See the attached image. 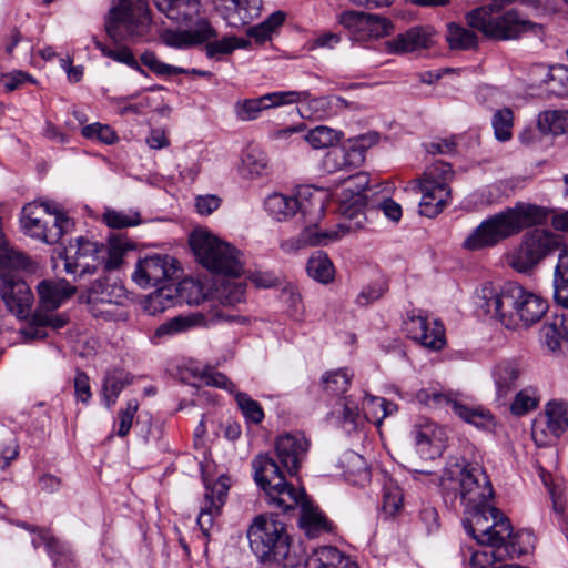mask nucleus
Listing matches in <instances>:
<instances>
[{"label":"nucleus","instance_id":"1","mask_svg":"<svg viewBox=\"0 0 568 568\" xmlns=\"http://www.w3.org/2000/svg\"><path fill=\"white\" fill-rule=\"evenodd\" d=\"M369 178L365 172H357L345 179V189L342 192L341 213L343 221L336 227L318 231L317 225L305 224L297 237L285 240L281 248L285 253H295L306 246L327 245L342 239L345 234L356 232L364 227L367 206V196L364 193L368 187Z\"/></svg>","mask_w":568,"mask_h":568},{"label":"nucleus","instance_id":"2","mask_svg":"<svg viewBox=\"0 0 568 568\" xmlns=\"http://www.w3.org/2000/svg\"><path fill=\"white\" fill-rule=\"evenodd\" d=\"M412 474L419 481H423V477L429 483L439 480L445 500L454 503L459 499L465 508L478 507L494 497L491 483L484 468L464 458H449L440 477L432 470L415 469Z\"/></svg>","mask_w":568,"mask_h":568},{"label":"nucleus","instance_id":"3","mask_svg":"<svg viewBox=\"0 0 568 568\" xmlns=\"http://www.w3.org/2000/svg\"><path fill=\"white\" fill-rule=\"evenodd\" d=\"M479 300V307L507 328L530 327L548 311V302L544 297L517 283H508L499 291L485 285Z\"/></svg>","mask_w":568,"mask_h":568},{"label":"nucleus","instance_id":"4","mask_svg":"<svg viewBox=\"0 0 568 568\" xmlns=\"http://www.w3.org/2000/svg\"><path fill=\"white\" fill-rule=\"evenodd\" d=\"M548 212L545 207L517 202L484 220L463 242L468 251H480L494 247L501 241L519 234L524 229L541 225L546 222Z\"/></svg>","mask_w":568,"mask_h":568},{"label":"nucleus","instance_id":"5","mask_svg":"<svg viewBox=\"0 0 568 568\" xmlns=\"http://www.w3.org/2000/svg\"><path fill=\"white\" fill-rule=\"evenodd\" d=\"M516 1L491 0L488 4L467 12L466 22L471 29L498 41L517 40L528 32L537 34L541 24L525 18L517 9H505Z\"/></svg>","mask_w":568,"mask_h":568},{"label":"nucleus","instance_id":"6","mask_svg":"<svg viewBox=\"0 0 568 568\" xmlns=\"http://www.w3.org/2000/svg\"><path fill=\"white\" fill-rule=\"evenodd\" d=\"M246 536L252 552L261 562L283 568L300 566V557L291 551V539L285 524L273 515L255 516Z\"/></svg>","mask_w":568,"mask_h":568},{"label":"nucleus","instance_id":"7","mask_svg":"<svg viewBox=\"0 0 568 568\" xmlns=\"http://www.w3.org/2000/svg\"><path fill=\"white\" fill-rule=\"evenodd\" d=\"M467 518L464 520L466 531L479 545L506 544L508 540L524 542L528 534L514 532L509 519L489 501L478 507H466Z\"/></svg>","mask_w":568,"mask_h":568},{"label":"nucleus","instance_id":"8","mask_svg":"<svg viewBox=\"0 0 568 568\" xmlns=\"http://www.w3.org/2000/svg\"><path fill=\"white\" fill-rule=\"evenodd\" d=\"M254 480L264 491L270 506L287 511L301 501L304 490H296L285 479L278 463L267 454H258L252 460Z\"/></svg>","mask_w":568,"mask_h":568},{"label":"nucleus","instance_id":"9","mask_svg":"<svg viewBox=\"0 0 568 568\" xmlns=\"http://www.w3.org/2000/svg\"><path fill=\"white\" fill-rule=\"evenodd\" d=\"M190 245L199 262L209 271L239 276L243 270L240 251L205 230H195Z\"/></svg>","mask_w":568,"mask_h":568},{"label":"nucleus","instance_id":"10","mask_svg":"<svg viewBox=\"0 0 568 568\" xmlns=\"http://www.w3.org/2000/svg\"><path fill=\"white\" fill-rule=\"evenodd\" d=\"M20 222L27 235L50 245L58 243L74 227L73 220L65 212L37 202L23 206Z\"/></svg>","mask_w":568,"mask_h":568},{"label":"nucleus","instance_id":"11","mask_svg":"<svg viewBox=\"0 0 568 568\" xmlns=\"http://www.w3.org/2000/svg\"><path fill=\"white\" fill-rule=\"evenodd\" d=\"M150 27L148 0H120L105 22V31L113 41L142 39L149 34Z\"/></svg>","mask_w":568,"mask_h":568},{"label":"nucleus","instance_id":"12","mask_svg":"<svg viewBox=\"0 0 568 568\" xmlns=\"http://www.w3.org/2000/svg\"><path fill=\"white\" fill-rule=\"evenodd\" d=\"M454 175L455 172L447 162L436 161L426 168L422 178L418 179L422 215L435 217L444 210L452 197L450 183Z\"/></svg>","mask_w":568,"mask_h":568},{"label":"nucleus","instance_id":"13","mask_svg":"<svg viewBox=\"0 0 568 568\" xmlns=\"http://www.w3.org/2000/svg\"><path fill=\"white\" fill-rule=\"evenodd\" d=\"M562 236L545 229L526 232L520 243L509 254V265L520 273L535 268L542 260L552 255L562 246Z\"/></svg>","mask_w":568,"mask_h":568},{"label":"nucleus","instance_id":"14","mask_svg":"<svg viewBox=\"0 0 568 568\" xmlns=\"http://www.w3.org/2000/svg\"><path fill=\"white\" fill-rule=\"evenodd\" d=\"M265 210L277 221L300 213L304 224L318 225L324 216V199L317 190L308 196L300 194L298 197L274 193L265 200Z\"/></svg>","mask_w":568,"mask_h":568},{"label":"nucleus","instance_id":"15","mask_svg":"<svg viewBox=\"0 0 568 568\" xmlns=\"http://www.w3.org/2000/svg\"><path fill=\"white\" fill-rule=\"evenodd\" d=\"M416 398L419 403L435 409L450 407L465 422L477 427H486L493 422V415L483 407H470L463 404L453 393L420 389Z\"/></svg>","mask_w":568,"mask_h":568},{"label":"nucleus","instance_id":"16","mask_svg":"<svg viewBox=\"0 0 568 568\" xmlns=\"http://www.w3.org/2000/svg\"><path fill=\"white\" fill-rule=\"evenodd\" d=\"M103 244L83 236L71 243L64 253V270L70 274H93L101 268Z\"/></svg>","mask_w":568,"mask_h":568},{"label":"nucleus","instance_id":"17","mask_svg":"<svg viewBox=\"0 0 568 568\" xmlns=\"http://www.w3.org/2000/svg\"><path fill=\"white\" fill-rule=\"evenodd\" d=\"M179 268L170 255L153 254L138 261L132 280L141 287H155L173 278Z\"/></svg>","mask_w":568,"mask_h":568},{"label":"nucleus","instance_id":"18","mask_svg":"<svg viewBox=\"0 0 568 568\" xmlns=\"http://www.w3.org/2000/svg\"><path fill=\"white\" fill-rule=\"evenodd\" d=\"M0 296L7 308L17 317L29 316L33 294L29 285L14 271L0 273Z\"/></svg>","mask_w":568,"mask_h":568},{"label":"nucleus","instance_id":"19","mask_svg":"<svg viewBox=\"0 0 568 568\" xmlns=\"http://www.w3.org/2000/svg\"><path fill=\"white\" fill-rule=\"evenodd\" d=\"M176 23H182L189 27L183 31H168L163 34V42L172 48L185 49L193 45L202 44L210 39L217 37L216 30L213 28L209 19L204 16L203 9L197 12L192 20H180Z\"/></svg>","mask_w":568,"mask_h":568},{"label":"nucleus","instance_id":"20","mask_svg":"<svg viewBox=\"0 0 568 568\" xmlns=\"http://www.w3.org/2000/svg\"><path fill=\"white\" fill-rule=\"evenodd\" d=\"M308 95L310 92L306 90L272 92L257 99H247L243 102H237L235 105V112L240 120L251 121L256 119L263 110L272 106L298 103L301 100L307 99Z\"/></svg>","mask_w":568,"mask_h":568},{"label":"nucleus","instance_id":"21","mask_svg":"<svg viewBox=\"0 0 568 568\" xmlns=\"http://www.w3.org/2000/svg\"><path fill=\"white\" fill-rule=\"evenodd\" d=\"M230 489V478L220 476L212 485H206L203 505L197 516V525L204 537L210 536L214 519L221 514Z\"/></svg>","mask_w":568,"mask_h":568},{"label":"nucleus","instance_id":"22","mask_svg":"<svg viewBox=\"0 0 568 568\" xmlns=\"http://www.w3.org/2000/svg\"><path fill=\"white\" fill-rule=\"evenodd\" d=\"M310 443L302 433H287L277 437L275 442L278 463L290 476L298 473Z\"/></svg>","mask_w":568,"mask_h":568},{"label":"nucleus","instance_id":"23","mask_svg":"<svg viewBox=\"0 0 568 568\" xmlns=\"http://www.w3.org/2000/svg\"><path fill=\"white\" fill-rule=\"evenodd\" d=\"M407 335L432 351L442 349L445 344V328L438 321L429 322L422 315L409 316L405 321Z\"/></svg>","mask_w":568,"mask_h":568},{"label":"nucleus","instance_id":"24","mask_svg":"<svg viewBox=\"0 0 568 568\" xmlns=\"http://www.w3.org/2000/svg\"><path fill=\"white\" fill-rule=\"evenodd\" d=\"M489 550H476L471 554L470 568H497L498 562L514 559L528 552V545L518 540H508L506 544L486 545Z\"/></svg>","mask_w":568,"mask_h":568},{"label":"nucleus","instance_id":"25","mask_svg":"<svg viewBox=\"0 0 568 568\" xmlns=\"http://www.w3.org/2000/svg\"><path fill=\"white\" fill-rule=\"evenodd\" d=\"M126 300L124 288L110 285L103 281H95L88 292V303L92 306L95 316H113V307L122 305Z\"/></svg>","mask_w":568,"mask_h":568},{"label":"nucleus","instance_id":"26","mask_svg":"<svg viewBox=\"0 0 568 568\" xmlns=\"http://www.w3.org/2000/svg\"><path fill=\"white\" fill-rule=\"evenodd\" d=\"M521 375V363L515 358H504L493 366L491 378L496 397L501 404H505L508 396L517 388Z\"/></svg>","mask_w":568,"mask_h":568},{"label":"nucleus","instance_id":"27","mask_svg":"<svg viewBox=\"0 0 568 568\" xmlns=\"http://www.w3.org/2000/svg\"><path fill=\"white\" fill-rule=\"evenodd\" d=\"M432 44V30L428 27L417 26L397 34L385 42L386 51L390 54H404Z\"/></svg>","mask_w":568,"mask_h":568},{"label":"nucleus","instance_id":"28","mask_svg":"<svg viewBox=\"0 0 568 568\" xmlns=\"http://www.w3.org/2000/svg\"><path fill=\"white\" fill-rule=\"evenodd\" d=\"M40 307L50 312L57 310L75 293V287L65 280H43L38 286Z\"/></svg>","mask_w":568,"mask_h":568},{"label":"nucleus","instance_id":"29","mask_svg":"<svg viewBox=\"0 0 568 568\" xmlns=\"http://www.w3.org/2000/svg\"><path fill=\"white\" fill-rule=\"evenodd\" d=\"M304 568H358V566L336 547L325 546L308 555Z\"/></svg>","mask_w":568,"mask_h":568},{"label":"nucleus","instance_id":"30","mask_svg":"<svg viewBox=\"0 0 568 568\" xmlns=\"http://www.w3.org/2000/svg\"><path fill=\"white\" fill-rule=\"evenodd\" d=\"M364 161V151L362 146L352 145L346 148H335L326 153L324 158V168L333 173L344 171L356 166Z\"/></svg>","mask_w":568,"mask_h":568},{"label":"nucleus","instance_id":"31","mask_svg":"<svg viewBox=\"0 0 568 568\" xmlns=\"http://www.w3.org/2000/svg\"><path fill=\"white\" fill-rule=\"evenodd\" d=\"M246 284L239 276H226L214 284L213 297L223 306H235L245 297Z\"/></svg>","mask_w":568,"mask_h":568},{"label":"nucleus","instance_id":"32","mask_svg":"<svg viewBox=\"0 0 568 568\" xmlns=\"http://www.w3.org/2000/svg\"><path fill=\"white\" fill-rule=\"evenodd\" d=\"M298 505L302 507L300 518L301 527L310 538H315L321 532L329 531L332 529V524L327 518L317 508L310 505L305 493L297 506Z\"/></svg>","mask_w":568,"mask_h":568},{"label":"nucleus","instance_id":"33","mask_svg":"<svg viewBox=\"0 0 568 568\" xmlns=\"http://www.w3.org/2000/svg\"><path fill=\"white\" fill-rule=\"evenodd\" d=\"M159 11L170 20H192L202 8L200 0H153Z\"/></svg>","mask_w":568,"mask_h":568},{"label":"nucleus","instance_id":"34","mask_svg":"<svg viewBox=\"0 0 568 568\" xmlns=\"http://www.w3.org/2000/svg\"><path fill=\"white\" fill-rule=\"evenodd\" d=\"M268 158L262 150L257 148H248L239 166V173L245 179H254L267 174Z\"/></svg>","mask_w":568,"mask_h":568},{"label":"nucleus","instance_id":"35","mask_svg":"<svg viewBox=\"0 0 568 568\" xmlns=\"http://www.w3.org/2000/svg\"><path fill=\"white\" fill-rule=\"evenodd\" d=\"M130 250H132V245L125 239H110L108 245L103 244L101 270L114 271L120 268Z\"/></svg>","mask_w":568,"mask_h":568},{"label":"nucleus","instance_id":"36","mask_svg":"<svg viewBox=\"0 0 568 568\" xmlns=\"http://www.w3.org/2000/svg\"><path fill=\"white\" fill-rule=\"evenodd\" d=\"M362 410L368 422L381 426L384 418L397 412V405L383 397L367 395L363 400Z\"/></svg>","mask_w":568,"mask_h":568},{"label":"nucleus","instance_id":"37","mask_svg":"<svg viewBox=\"0 0 568 568\" xmlns=\"http://www.w3.org/2000/svg\"><path fill=\"white\" fill-rule=\"evenodd\" d=\"M446 41L452 50H474L478 45L476 32L455 22L447 24Z\"/></svg>","mask_w":568,"mask_h":568},{"label":"nucleus","instance_id":"38","mask_svg":"<svg viewBox=\"0 0 568 568\" xmlns=\"http://www.w3.org/2000/svg\"><path fill=\"white\" fill-rule=\"evenodd\" d=\"M306 271L315 281L328 284L334 280L335 268L326 253L316 251L307 261Z\"/></svg>","mask_w":568,"mask_h":568},{"label":"nucleus","instance_id":"39","mask_svg":"<svg viewBox=\"0 0 568 568\" xmlns=\"http://www.w3.org/2000/svg\"><path fill=\"white\" fill-rule=\"evenodd\" d=\"M537 125L545 134H565L568 132V111L549 110L541 112L538 115Z\"/></svg>","mask_w":568,"mask_h":568},{"label":"nucleus","instance_id":"40","mask_svg":"<svg viewBox=\"0 0 568 568\" xmlns=\"http://www.w3.org/2000/svg\"><path fill=\"white\" fill-rule=\"evenodd\" d=\"M131 383L129 374L122 371H113L105 375L102 385L103 399L108 408H111L122 389Z\"/></svg>","mask_w":568,"mask_h":568},{"label":"nucleus","instance_id":"41","mask_svg":"<svg viewBox=\"0 0 568 568\" xmlns=\"http://www.w3.org/2000/svg\"><path fill=\"white\" fill-rule=\"evenodd\" d=\"M205 55L209 59L219 60L223 55L231 54L239 48H245L247 41L235 36L223 37L221 40L210 39L204 42Z\"/></svg>","mask_w":568,"mask_h":568},{"label":"nucleus","instance_id":"42","mask_svg":"<svg viewBox=\"0 0 568 568\" xmlns=\"http://www.w3.org/2000/svg\"><path fill=\"white\" fill-rule=\"evenodd\" d=\"M286 14L283 11L273 12L261 23L247 29L246 34L258 43H264L284 23Z\"/></svg>","mask_w":568,"mask_h":568},{"label":"nucleus","instance_id":"43","mask_svg":"<svg viewBox=\"0 0 568 568\" xmlns=\"http://www.w3.org/2000/svg\"><path fill=\"white\" fill-rule=\"evenodd\" d=\"M414 440L418 446H433L440 449L444 432L435 423L426 420L423 424L415 425L412 432Z\"/></svg>","mask_w":568,"mask_h":568},{"label":"nucleus","instance_id":"44","mask_svg":"<svg viewBox=\"0 0 568 568\" xmlns=\"http://www.w3.org/2000/svg\"><path fill=\"white\" fill-rule=\"evenodd\" d=\"M547 429L555 437L558 438L564 434L568 426L567 408L564 403L550 402L546 409Z\"/></svg>","mask_w":568,"mask_h":568},{"label":"nucleus","instance_id":"45","mask_svg":"<svg viewBox=\"0 0 568 568\" xmlns=\"http://www.w3.org/2000/svg\"><path fill=\"white\" fill-rule=\"evenodd\" d=\"M122 40L114 41V42L119 43ZM93 43H94L95 48L99 49L104 57L110 58L119 63L126 64L128 67H130L136 71L143 72L139 62L134 58L132 51L128 47L116 44L115 48H110V47L105 45L104 43H102L97 38H93Z\"/></svg>","mask_w":568,"mask_h":568},{"label":"nucleus","instance_id":"46","mask_svg":"<svg viewBox=\"0 0 568 568\" xmlns=\"http://www.w3.org/2000/svg\"><path fill=\"white\" fill-rule=\"evenodd\" d=\"M103 222L111 229H125L141 224V214L138 210L129 209L118 211L106 209L102 216Z\"/></svg>","mask_w":568,"mask_h":568},{"label":"nucleus","instance_id":"47","mask_svg":"<svg viewBox=\"0 0 568 568\" xmlns=\"http://www.w3.org/2000/svg\"><path fill=\"white\" fill-rule=\"evenodd\" d=\"M352 376L353 375L348 374L347 369L327 372L322 377L324 392L333 396L344 394L351 384Z\"/></svg>","mask_w":568,"mask_h":568},{"label":"nucleus","instance_id":"48","mask_svg":"<svg viewBox=\"0 0 568 568\" xmlns=\"http://www.w3.org/2000/svg\"><path fill=\"white\" fill-rule=\"evenodd\" d=\"M342 133L328 126L318 125L307 132L305 140L313 149H325L335 145Z\"/></svg>","mask_w":568,"mask_h":568},{"label":"nucleus","instance_id":"49","mask_svg":"<svg viewBox=\"0 0 568 568\" xmlns=\"http://www.w3.org/2000/svg\"><path fill=\"white\" fill-rule=\"evenodd\" d=\"M200 315L192 316H175L162 323L154 333L155 337L172 336L195 326L199 322Z\"/></svg>","mask_w":568,"mask_h":568},{"label":"nucleus","instance_id":"50","mask_svg":"<svg viewBox=\"0 0 568 568\" xmlns=\"http://www.w3.org/2000/svg\"><path fill=\"white\" fill-rule=\"evenodd\" d=\"M200 315L192 316H175L162 323L154 333L155 337L172 336L195 326L199 322Z\"/></svg>","mask_w":568,"mask_h":568},{"label":"nucleus","instance_id":"51","mask_svg":"<svg viewBox=\"0 0 568 568\" xmlns=\"http://www.w3.org/2000/svg\"><path fill=\"white\" fill-rule=\"evenodd\" d=\"M302 101L306 102L300 108V113L303 118H314L320 120L333 113L329 97L311 99L310 94L307 99L301 100L300 102Z\"/></svg>","mask_w":568,"mask_h":568},{"label":"nucleus","instance_id":"52","mask_svg":"<svg viewBox=\"0 0 568 568\" xmlns=\"http://www.w3.org/2000/svg\"><path fill=\"white\" fill-rule=\"evenodd\" d=\"M514 115L508 108L498 110L493 116L495 136L499 141H508L511 138Z\"/></svg>","mask_w":568,"mask_h":568},{"label":"nucleus","instance_id":"53","mask_svg":"<svg viewBox=\"0 0 568 568\" xmlns=\"http://www.w3.org/2000/svg\"><path fill=\"white\" fill-rule=\"evenodd\" d=\"M235 400L248 422L260 424L263 420L264 413L261 405L246 393H236Z\"/></svg>","mask_w":568,"mask_h":568},{"label":"nucleus","instance_id":"54","mask_svg":"<svg viewBox=\"0 0 568 568\" xmlns=\"http://www.w3.org/2000/svg\"><path fill=\"white\" fill-rule=\"evenodd\" d=\"M142 63L156 75H176L187 73L186 69L166 64L158 59L153 52H144L141 55Z\"/></svg>","mask_w":568,"mask_h":568},{"label":"nucleus","instance_id":"55","mask_svg":"<svg viewBox=\"0 0 568 568\" xmlns=\"http://www.w3.org/2000/svg\"><path fill=\"white\" fill-rule=\"evenodd\" d=\"M538 400L535 390L531 388H525L516 394L514 402L510 405V412L514 415L521 416L536 408Z\"/></svg>","mask_w":568,"mask_h":568},{"label":"nucleus","instance_id":"56","mask_svg":"<svg viewBox=\"0 0 568 568\" xmlns=\"http://www.w3.org/2000/svg\"><path fill=\"white\" fill-rule=\"evenodd\" d=\"M364 30L374 38H382L394 31V23L386 17L368 13Z\"/></svg>","mask_w":568,"mask_h":568},{"label":"nucleus","instance_id":"57","mask_svg":"<svg viewBox=\"0 0 568 568\" xmlns=\"http://www.w3.org/2000/svg\"><path fill=\"white\" fill-rule=\"evenodd\" d=\"M403 505V491L396 485H387L383 493V511L389 516L395 515Z\"/></svg>","mask_w":568,"mask_h":568},{"label":"nucleus","instance_id":"58","mask_svg":"<svg viewBox=\"0 0 568 568\" xmlns=\"http://www.w3.org/2000/svg\"><path fill=\"white\" fill-rule=\"evenodd\" d=\"M231 2L243 23H248L261 14L262 0H231Z\"/></svg>","mask_w":568,"mask_h":568},{"label":"nucleus","instance_id":"59","mask_svg":"<svg viewBox=\"0 0 568 568\" xmlns=\"http://www.w3.org/2000/svg\"><path fill=\"white\" fill-rule=\"evenodd\" d=\"M82 134L87 139L98 140L105 144H112L116 141L115 132L101 123H93L82 128Z\"/></svg>","mask_w":568,"mask_h":568},{"label":"nucleus","instance_id":"60","mask_svg":"<svg viewBox=\"0 0 568 568\" xmlns=\"http://www.w3.org/2000/svg\"><path fill=\"white\" fill-rule=\"evenodd\" d=\"M540 341L550 352L555 353L560 351L564 341L560 338L556 322H554L552 318L542 325L540 329Z\"/></svg>","mask_w":568,"mask_h":568},{"label":"nucleus","instance_id":"61","mask_svg":"<svg viewBox=\"0 0 568 568\" xmlns=\"http://www.w3.org/2000/svg\"><path fill=\"white\" fill-rule=\"evenodd\" d=\"M32 531L38 532V537L32 541L36 548L43 544L51 556L64 552L65 546L50 530L33 528Z\"/></svg>","mask_w":568,"mask_h":568},{"label":"nucleus","instance_id":"62","mask_svg":"<svg viewBox=\"0 0 568 568\" xmlns=\"http://www.w3.org/2000/svg\"><path fill=\"white\" fill-rule=\"evenodd\" d=\"M139 409V402L136 399H130L126 403V407L119 412V429L118 436L125 437L131 427L135 416V413Z\"/></svg>","mask_w":568,"mask_h":568},{"label":"nucleus","instance_id":"63","mask_svg":"<svg viewBox=\"0 0 568 568\" xmlns=\"http://www.w3.org/2000/svg\"><path fill=\"white\" fill-rule=\"evenodd\" d=\"M386 291L387 286L384 283L369 284L359 292L356 297V304L359 306H367L379 300Z\"/></svg>","mask_w":568,"mask_h":568},{"label":"nucleus","instance_id":"64","mask_svg":"<svg viewBox=\"0 0 568 568\" xmlns=\"http://www.w3.org/2000/svg\"><path fill=\"white\" fill-rule=\"evenodd\" d=\"M0 258H3L9 267L13 270H27L31 265V260L22 252L8 248L7 244L0 251Z\"/></svg>","mask_w":568,"mask_h":568}]
</instances>
